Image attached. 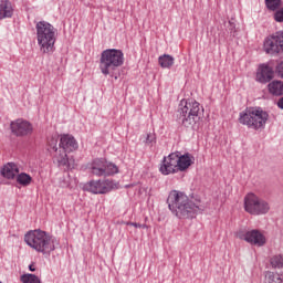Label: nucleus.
<instances>
[{
    "label": "nucleus",
    "instance_id": "cd10ccee",
    "mask_svg": "<svg viewBox=\"0 0 283 283\" xmlns=\"http://www.w3.org/2000/svg\"><path fill=\"white\" fill-rule=\"evenodd\" d=\"M60 143H76V139L70 134H62Z\"/></svg>",
    "mask_w": 283,
    "mask_h": 283
},
{
    "label": "nucleus",
    "instance_id": "aec40b11",
    "mask_svg": "<svg viewBox=\"0 0 283 283\" xmlns=\"http://www.w3.org/2000/svg\"><path fill=\"white\" fill-rule=\"evenodd\" d=\"M15 182L20 185V187H30V185H32V176L28 172H18V175H15Z\"/></svg>",
    "mask_w": 283,
    "mask_h": 283
},
{
    "label": "nucleus",
    "instance_id": "0eeeda50",
    "mask_svg": "<svg viewBox=\"0 0 283 283\" xmlns=\"http://www.w3.org/2000/svg\"><path fill=\"white\" fill-rule=\"evenodd\" d=\"M48 149L49 151H53V154H55L57 166L62 167L64 171H67L71 169L70 158H67V155L78 149V143H52Z\"/></svg>",
    "mask_w": 283,
    "mask_h": 283
},
{
    "label": "nucleus",
    "instance_id": "c85d7f7f",
    "mask_svg": "<svg viewBox=\"0 0 283 283\" xmlns=\"http://www.w3.org/2000/svg\"><path fill=\"white\" fill-rule=\"evenodd\" d=\"M274 74H276L279 78H283V61L275 66Z\"/></svg>",
    "mask_w": 283,
    "mask_h": 283
},
{
    "label": "nucleus",
    "instance_id": "393cba45",
    "mask_svg": "<svg viewBox=\"0 0 283 283\" xmlns=\"http://www.w3.org/2000/svg\"><path fill=\"white\" fill-rule=\"evenodd\" d=\"M264 283H283V281H282V276H280V274L269 272L265 275V282Z\"/></svg>",
    "mask_w": 283,
    "mask_h": 283
},
{
    "label": "nucleus",
    "instance_id": "2eb2a0df",
    "mask_svg": "<svg viewBox=\"0 0 283 283\" xmlns=\"http://www.w3.org/2000/svg\"><path fill=\"white\" fill-rule=\"evenodd\" d=\"M175 154L177 155L178 171H187V169H189V167L196 163V157L189 153L182 155L180 151H176Z\"/></svg>",
    "mask_w": 283,
    "mask_h": 283
},
{
    "label": "nucleus",
    "instance_id": "f03ea898",
    "mask_svg": "<svg viewBox=\"0 0 283 283\" xmlns=\"http://www.w3.org/2000/svg\"><path fill=\"white\" fill-rule=\"evenodd\" d=\"M24 242L28 247H31V249H34L38 253H42L43 255H50V253L56 251V247H59V240L41 229L30 230L24 235Z\"/></svg>",
    "mask_w": 283,
    "mask_h": 283
},
{
    "label": "nucleus",
    "instance_id": "72a5a7b5",
    "mask_svg": "<svg viewBox=\"0 0 283 283\" xmlns=\"http://www.w3.org/2000/svg\"><path fill=\"white\" fill-rule=\"evenodd\" d=\"M29 271H31L32 273H34V271H36V268H34V263L29 265Z\"/></svg>",
    "mask_w": 283,
    "mask_h": 283
},
{
    "label": "nucleus",
    "instance_id": "9b49d317",
    "mask_svg": "<svg viewBox=\"0 0 283 283\" xmlns=\"http://www.w3.org/2000/svg\"><path fill=\"white\" fill-rule=\"evenodd\" d=\"M238 238L254 247H264L266 244V237H264L260 230H251L247 232L240 231Z\"/></svg>",
    "mask_w": 283,
    "mask_h": 283
},
{
    "label": "nucleus",
    "instance_id": "7c9ffc66",
    "mask_svg": "<svg viewBox=\"0 0 283 283\" xmlns=\"http://www.w3.org/2000/svg\"><path fill=\"white\" fill-rule=\"evenodd\" d=\"M227 29L230 32H233L235 30V23H233L232 21H229L228 24H227Z\"/></svg>",
    "mask_w": 283,
    "mask_h": 283
},
{
    "label": "nucleus",
    "instance_id": "f8f14e48",
    "mask_svg": "<svg viewBox=\"0 0 283 283\" xmlns=\"http://www.w3.org/2000/svg\"><path fill=\"white\" fill-rule=\"evenodd\" d=\"M178 155L176 153L169 154L167 157H164L159 171L163 176H170V174H178Z\"/></svg>",
    "mask_w": 283,
    "mask_h": 283
},
{
    "label": "nucleus",
    "instance_id": "a211bd4d",
    "mask_svg": "<svg viewBox=\"0 0 283 283\" xmlns=\"http://www.w3.org/2000/svg\"><path fill=\"white\" fill-rule=\"evenodd\" d=\"M14 15V6L10 0H0V21L12 19Z\"/></svg>",
    "mask_w": 283,
    "mask_h": 283
},
{
    "label": "nucleus",
    "instance_id": "b1692460",
    "mask_svg": "<svg viewBox=\"0 0 283 283\" xmlns=\"http://www.w3.org/2000/svg\"><path fill=\"white\" fill-rule=\"evenodd\" d=\"M21 282L22 283H41V279H39V276H36V274H23L21 276Z\"/></svg>",
    "mask_w": 283,
    "mask_h": 283
},
{
    "label": "nucleus",
    "instance_id": "20e7f679",
    "mask_svg": "<svg viewBox=\"0 0 283 283\" xmlns=\"http://www.w3.org/2000/svg\"><path fill=\"white\" fill-rule=\"evenodd\" d=\"M38 45L40 52L43 54H51L54 52V44L56 43L57 30L48 21H39L35 24Z\"/></svg>",
    "mask_w": 283,
    "mask_h": 283
},
{
    "label": "nucleus",
    "instance_id": "a878e982",
    "mask_svg": "<svg viewBox=\"0 0 283 283\" xmlns=\"http://www.w3.org/2000/svg\"><path fill=\"white\" fill-rule=\"evenodd\" d=\"M102 187H105L106 193H109L113 189H116V184H114V180L112 179H106L102 180Z\"/></svg>",
    "mask_w": 283,
    "mask_h": 283
},
{
    "label": "nucleus",
    "instance_id": "7ed1b4c3",
    "mask_svg": "<svg viewBox=\"0 0 283 283\" xmlns=\"http://www.w3.org/2000/svg\"><path fill=\"white\" fill-rule=\"evenodd\" d=\"M176 118L179 125L188 129H196L200 123V103L195 99H181Z\"/></svg>",
    "mask_w": 283,
    "mask_h": 283
},
{
    "label": "nucleus",
    "instance_id": "412c9836",
    "mask_svg": "<svg viewBox=\"0 0 283 283\" xmlns=\"http://www.w3.org/2000/svg\"><path fill=\"white\" fill-rule=\"evenodd\" d=\"M174 61H175L174 56H171L169 54H164L158 57V63H159L160 67H164L167 70H169V67L174 66Z\"/></svg>",
    "mask_w": 283,
    "mask_h": 283
},
{
    "label": "nucleus",
    "instance_id": "ddd939ff",
    "mask_svg": "<svg viewBox=\"0 0 283 283\" xmlns=\"http://www.w3.org/2000/svg\"><path fill=\"white\" fill-rule=\"evenodd\" d=\"M11 132L14 136H32V133L34 132V127L32 126V123L25 120V119H17L14 122H11L10 124Z\"/></svg>",
    "mask_w": 283,
    "mask_h": 283
},
{
    "label": "nucleus",
    "instance_id": "39448f33",
    "mask_svg": "<svg viewBox=\"0 0 283 283\" xmlns=\"http://www.w3.org/2000/svg\"><path fill=\"white\" fill-rule=\"evenodd\" d=\"M125 63V54L118 49H106L101 53L99 70L104 76H114Z\"/></svg>",
    "mask_w": 283,
    "mask_h": 283
},
{
    "label": "nucleus",
    "instance_id": "423d86ee",
    "mask_svg": "<svg viewBox=\"0 0 283 283\" xmlns=\"http://www.w3.org/2000/svg\"><path fill=\"white\" fill-rule=\"evenodd\" d=\"M269 120V113L263 111L261 107H250L244 112L240 113L239 123L247 125L249 129L254 132H262L266 127Z\"/></svg>",
    "mask_w": 283,
    "mask_h": 283
},
{
    "label": "nucleus",
    "instance_id": "1a4fd4ad",
    "mask_svg": "<svg viewBox=\"0 0 283 283\" xmlns=\"http://www.w3.org/2000/svg\"><path fill=\"white\" fill-rule=\"evenodd\" d=\"M91 171L93 176H114L118 174V166L105 158H95L92 161Z\"/></svg>",
    "mask_w": 283,
    "mask_h": 283
},
{
    "label": "nucleus",
    "instance_id": "6e6552de",
    "mask_svg": "<svg viewBox=\"0 0 283 283\" xmlns=\"http://www.w3.org/2000/svg\"><path fill=\"white\" fill-rule=\"evenodd\" d=\"M244 209L251 216H264L271 210V206L255 193L250 192L244 197Z\"/></svg>",
    "mask_w": 283,
    "mask_h": 283
},
{
    "label": "nucleus",
    "instance_id": "bb28decb",
    "mask_svg": "<svg viewBox=\"0 0 283 283\" xmlns=\"http://www.w3.org/2000/svg\"><path fill=\"white\" fill-rule=\"evenodd\" d=\"M274 21H276V23H283V7L275 10Z\"/></svg>",
    "mask_w": 283,
    "mask_h": 283
},
{
    "label": "nucleus",
    "instance_id": "f704fd0d",
    "mask_svg": "<svg viewBox=\"0 0 283 283\" xmlns=\"http://www.w3.org/2000/svg\"><path fill=\"white\" fill-rule=\"evenodd\" d=\"M53 140H55V143L59 142V136L56 134L53 136Z\"/></svg>",
    "mask_w": 283,
    "mask_h": 283
},
{
    "label": "nucleus",
    "instance_id": "2f4dec72",
    "mask_svg": "<svg viewBox=\"0 0 283 283\" xmlns=\"http://www.w3.org/2000/svg\"><path fill=\"white\" fill-rule=\"evenodd\" d=\"M126 224L127 227H135V229H140V223L129 221Z\"/></svg>",
    "mask_w": 283,
    "mask_h": 283
},
{
    "label": "nucleus",
    "instance_id": "4468645a",
    "mask_svg": "<svg viewBox=\"0 0 283 283\" xmlns=\"http://www.w3.org/2000/svg\"><path fill=\"white\" fill-rule=\"evenodd\" d=\"M275 76V71L269 64H261L256 72V81L259 83H271Z\"/></svg>",
    "mask_w": 283,
    "mask_h": 283
},
{
    "label": "nucleus",
    "instance_id": "4be33fe9",
    "mask_svg": "<svg viewBox=\"0 0 283 283\" xmlns=\"http://www.w3.org/2000/svg\"><path fill=\"white\" fill-rule=\"evenodd\" d=\"M283 1L282 0H265V8L271 12H275V10H280L282 8Z\"/></svg>",
    "mask_w": 283,
    "mask_h": 283
},
{
    "label": "nucleus",
    "instance_id": "9d476101",
    "mask_svg": "<svg viewBox=\"0 0 283 283\" xmlns=\"http://www.w3.org/2000/svg\"><path fill=\"white\" fill-rule=\"evenodd\" d=\"M266 54H280L283 52V31L268 36L263 44Z\"/></svg>",
    "mask_w": 283,
    "mask_h": 283
},
{
    "label": "nucleus",
    "instance_id": "f3484780",
    "mask_svg": "<svg viewBox=\"0 0 283 283\" xmlns=\"http://www.w3.org/2000/svg\"><path fill=\"white\" fill-rule=\"evenodd\" d=\"M83 190L95 195L107 193V188L103 186V180H91L83 186Z\"/></svg>",
    "mask_w": 283,
    "mask_h": 283
},
{
    "label": "nucleus",
    "instance_id": "dca6fc26",
    "mask_svg": "<svg viewBox=\"0 0 283 283\" xmlns=\"http://www.w3.org/2000/svg\"><path fill=\"white\" fill-rule=\"evenodd\" d=\"M19 171V165L11 161L2 166V168L0 169V175L2 176V178H6L7 180H14Z\"/></svg>",
    "mask_w": 283,
    "mask_h": 283
},
{
    "label": "nucleus",
    "instance_id": "6ab92c4d",
    "mask_svg": "<svg viewBox=\"0 0 283 283\" xmlns=\"http://www.w3.org/2000/svg\"><path fill=\"white\" fill-rule=\"evenodd\" d=\"M268 90L272 96H283V82L274 80L268 85Z\"/></svg>",
    "mask_w": 283,
    "mask_h": 283
},
{
    "label": "nucleus",
    "instance_id": "f257e3e1",
    "mask_svg": "<svg viewBox=\"0 0 283 283\" xmlns=\"http://www.w3.org/2000/svg\"><path fill=\"white\" fill-rule=\"evenodd\" d=\"M167 205L172 216L179 220H193L198 213L205 211V207L191 201L185 192L178 190L169 192Z\"/></svg>",
    "mask_w": 283,
    "mask_h": 283
},
{
    "label": "nucleus",
    "instance_id": "5701e85b",
    "mask_svg": "<svg viewBox=\"0 0 283 283\" xmlns=\"http://www.w3.org/2000/svg\"><path fill=\"white\" fill-rule=\"evenodd\" d=\"M270 264L272 269H283V255L275 254L270 259Z\"/></svg>",
    "mask_w": 283,
    "mask_h": 283
},
{
    "label": "nucleus",
    "instance_id": "c756f323",
    "mask_svg": "<svg viewBox=\"0 0 283 283\" xmlns=\"http://www.w3.org/2000/svg\"><path fill=\"white\" fill-rule=\"evenodd\" d=\"M146 140L147 143H154V140H156V135L151 133L147 134Z\"/></svg>",
    "mask_w": 283,
    "mask_h": 283
},
{
    "label": "nucleus",
    "instance_id": "473e14b6",
    "mask_svg": "<svg viewBox=\"0 0 283 283\" xmlns=\"http://www.w3.org/2000/svg\"><path fill=\"white\" fill-rule=\"evenodd\" d=\"M277 107H280V109H283V97L279 99Z\"/></svg>",
    "mask_w": 283,
    "mask_h": 283
},
{
    "label": "nucleus",
    "instance_id": "e433bc0d",
    "mask_svg": "<svg viewBox=\"0 0 283 283\" xmlns=\"http://www.w3.org/2000/svg\"><path fill=\"white\" fill-rule=\"evenodd\" d=\"M0 283H2V282L0 281Z\"/></svg>",
    "mask_w": 283,
    "mask_h": 283
},
{
    "label": "nucleus",
    "instance_id": "c9c22d12",
    "mask_svg": "<svg viewBox=\"0 0 283 283\" xmlns=\"http://www.w3.org/2000/svg\"><path fill=\"white\" fill-rule=\"evenodd\" d=\"M139 229H147V224H145V223L142 224V223H140Z\"/></svg>",
    "mask_w": 283,
    "mask_h": 283
}]
</instances>
